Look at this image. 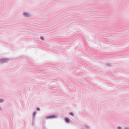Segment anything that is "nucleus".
<instances>
[{"mask_svg":"<svg viewBox=\"0 0 129 129\" xmlns=\"http://www.w3.org/2000/svg\"><path fill=\"white\" fill-rule=\"evenodd\" d=\"M23 14L25 17H28L29 16V15L28 13H24Z\"/></svg>","mask_w":129,"mask_h":129,"instance_id":"nucleus-1","label":"nucleus"},{"mask_svg":"<svg viewBox=\"0 0 129 129\" xmlns=\"http://www.w3.org/2000/svg\"><path fill=\"white\" fill-rule=\"evenodd\" d=\"M54 117V116H47L46 117V118L47 119H49L50 118H52Z\"/></svg>","mask_w":129,"mask_h":129,"instance_id":"nucleus-2","label":"nucleus"},{"mask_svg":"<svg viewBox=\"0 0 129 129\" xmlns=\"http://www.w3.org/2000/svg\"><path fill=\"white\" fill-rule=\"evenodd\" d=\"M65 120L66 122L67 123H68L69 122V119L67 118H65Z\"/></svg>","mask_w":129,"mask_h":129,"instance_id":"nucleus-3","label":"nucleus"},{"mask_svg":"<svg viewBox=\"0 0 129 129\" xmlns=\"http://www.w3.org/2000/svg\"><path fill=\"white\" fill-rule=\"evenodd\" d=\"M69 114L71 115H72V116H74V114L72 113H69Z\"/></svg>","mask_w":129,"mask_h":129,"instance_id":"nucleus-4","label":"nucleus"},{"mask_svg":"<svg viewBox=\"0 0 129 129\" xmlns=\"http://www.w3.org/2000/svg\"><path fill=\"white\" fill-rule=\"evenodd\" d=\"M40 39L42 40H44V39L43 37H40Z\"/></svg>","mask_w":129,"mask_h":129,"instance_id":"nucleus-5","label":"nucleus"},{"mask_svg":"<svg viewBox=\"0 0 129 129\" xmlns=\"http://www.w3.org/2000/svg\"><path fill=\"white\" fill-rule=\"evenodd\" d=\"M3 101V100L2 99H0V102L2 103Z\"/></svg>","mask_w":129,"mask_h":129,"instance_id":"nucleus-6","label":"nucleus"},{"mask_svg":"<svg viewBox=\"0 0 129 129\" xmlns=\"http://www.w3.org/2000/svg\"><path fill=\"white\" fill-rule=\"evenodd\" d=\"M118 129H121V128L120 127H118L117 128Z\"/></svg>","mask_w":129,"mask_h":129,"instance_id":"nucleus-7","label":"nucleus"},{"mask_svg":"<svg viewBox=\"0 0 129 129\" xmlns=\"http://www.w3.org/2000/svg\"><path fill=\"white\" fill-rule=\"evenodd\" d=\"M38 111H39L40 110L39 109V108H37L36 109Z\"/></svg>","mask_w":129,"mask_h":129,"instance_id":"nucleus-8","label":"nucleus"},{"mask_svg":"<svg viewBox=\"0 0 129 129\" xmlns=\"http://www.w3.org/2000/svg\"><path fill=\"white\" fill-rule=\"evenodd\" d=\"M5 60H6L5 59H4L3 60V61H4V60L5 61Z\"/></svg>","mask_w":129,"mask_h":129,"instance_id":"nucleus-9","label":"nucleus"}]
</instances>
